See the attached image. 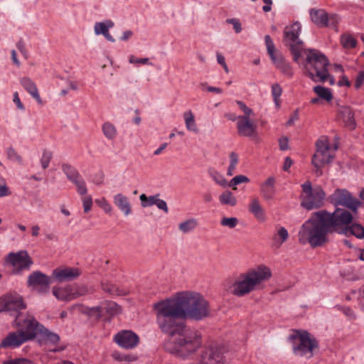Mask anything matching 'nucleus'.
Listing matches in <instances>:
<instances>
[{
  "instance_id": "obj_63",
  "label": "nucleus",
  "mask_w": 364,
  "mask_h": 364,
  "mask_svg": "<svg viewBox=\"0 0 364 364\" xmlns=\"http://www.w3.org/2000/svg\"><path fill=\"white\" fill-rule=\"evenodd\" d=\"M16 46H17V48L19 50V51H20V52H21V53H22V54H23L26 58H27V57H26V54H27V53H26V50L25 45H24L23 42V41H20L17 43Z\"/></svg>"
},
{
  "instance_id": "obj_14",
  "label": "nucleus",
  "mask_w": 364,
  "mask_h": 364,
  "mask_svg": "<svg viewBox=\"0 0 364 364\" xmlns=\"http://www.w3.org/2000/svg\"><path fill=\"white\" fill-rule=\"evenodd\" d=\"M28 283L38 291L46 292L52 283V278L40 272H34L29 276Z\"/></svg>"
},
{
  "instance_id": "obj_10",
  "label": "nucleus",
  "mask_w": 364,
  "mask_h": 364,
  "mask_svg": "<svg viewBox=\"0 0 364 364\" xmlns=\"http://www.w3.org/2000/svg\"><path fill=\"white\" fill-rule=\"evenodd\" d=\"M295 345L293 348L295 354L311 358L313 350L317 346L316 341L306 332H297L294 336Z\"/></svg>"
},
{
  "instance_id": "obj_18",
  "label": "nucleus",
  "mask_w": 364,
  "mask_h": 364,
  "mask_svg": "<svg viewBox=\"0 0 364 364\" xmlns=\"http://www.w3.org/2000/svg\"><path fill=\"white\" fill-rule=\"evenodd\" d=\"M32 325V328L35 333V336L40 335L46 338L49 342L54 344L59 341L60 337L58 335L49 331L43 325L39 323L33 316Z\"/></svg>"
},
{
  "instance_id": "obj_50",
  "label": "nucleus",
  "mask_w": 364,
  "mask_h": 364,
  "mask_svg": "<svg viewBox=\"0 0 364 364\" xmlns=\"http://www.w3.org/2000/svg\"><path fill=\"white\" fill-rule=\"evenodd\" d=\"M3 364H34L31 360L26 358H15L4 362Z\"/></svg>"
},
{
  "instance_id": "obj_47",
  "label": "nucleus",
  "mask_w": 364,
  "mask_h": 364,
  "mask_svg": "<svg viewBox=\"0 0 364 364\" xmlns=\"http://www.w3.org/2000/svg\"><path fill=\"white\" fill-rule=\"evenodd\" d=\"M10 194L11 191H9V187L6 186L5 179L2 177H0V198L9 196Z\"/></svg>"
},
{
  "instance_id": "obj_43",
  "label": "nucleus",
  "mask_w": 364,
  "mask_h": 364,
  "mask_svg": "<svg viewBox=\"0 0 364 364\" xmlns=\"http://www.w3.org/2000/svg\"><path fill=\"white\" fill-rule=\"evenodd\" d=\"M264 41L267 50V53L269 55L270 58L279 53V52H277L276 50L274 44L269 36H265Z\"/></svg>"
},
{
  "instance_id": "obj_48",
  "label": "nucleus",
  "mask_w": 364,
  "mask_h": 364,
  "mask_svg": "<svg viewBox=\"0 0 364 364\" xmlns=\"http://www.w3.org/2000/svg\"><path fill=\"white\" fill-rule=\"evenodd\" d=\"M129 62L132 64H142V65H152V63L149 62V58H138L135 57L134 55H130L129 58Z\"/></svg>"
},
{
  "instance_id": "obj_13",
  "label": "nucleus",
  "mask_w": 364,
  "mask_h": 364,
  "mask_svg": "<svg viewBox=\"0 0 364 364\" xmlns=\"http://www.w3.org/2000/svg\"><path fill=\"white\" fill-rule=\"evenodd\" d=\"M138 336L131 331H122L114 337V341L120 347L126 349L135 348L139 343Z\"/></svg>"
},
{
  "instance_id": "obj_58",
  "label": "nucleus",
  "mask_w": 364,
  "mask_h": 364,
  "mask_svg": "<svg viewBox=\"0 0 364 364\" xmlns=\"http://www.w3.org/2000/svg\"><path fill=\"white\" fill-rule=\"evenodd\" d=\"M238 163V155L235 152H231L230 154V166H237Z\"/></svg>"
},
{
  "instance_id": "obj_36",
  "label": "nucleus",
  "mask_w": 364,
  "mask_h": 364,
  "mask_svg": "<svg viewBox=\"0 0 364 364\" xmlns=\"http://www.w3.org/2000/svg\"><path fill=\"white\" fill-rule=\"evenodd\" d=\"M159 197V194L147 196L146 194L142 193L139 196L141 207L146 208L155 205Z\"/></svg>"
},
{
  "instance_id": "obj_56",
  "label": "nucleus",
  "mask_w": 364,
  "mask_h": 364,
  "mask_svg": "<svg viewBox=\"0 0 364 364\" xmlns=\"http://www.w3.org/2000/svg\"><path fill=\"white\" fill-rule=\"evenodd\" d=\"M155 205H156V207L159 210H163L164 213H168V208L166 202L162 199H160L159 197L158 198Z\"/></svg>"
},
{
  "instance_id": "obj_55",
  "label": "nucleus",
  "mask_w": 364,
  "mask_h": 364,
  "mask_svg": "<svg viewBox=\"0 0 364 364\" xmlns=\"http://www.w3.org/2000/svg\"><path fill=\"white\" fill-rule=\"evenodd\" d=\"M112 357L118 361L130 360L129 355H124L119 351H114L112 354Z\"/></svg>"
},
{
  "instance_id": "obj_26",
  "label": "nucleus",
  "mask_w": 364,
  "mask_h": 364,
  "mask_svg": "<svg viewBox=\"0 0 364 364\" xmlns=\"http://www.w3.org/2000/svg\"><path fill=\"white\" fill-rule=\"evenodd\" d=\"M248 210L257 220H263L264 219V210L257 198L251 200L248 205Z\"/></svg>"
},
{
  "instance_id": "obj_42",
  "label": "nucleus",
  "mask_w": 364,
  "mask_h": 364,
  "mask_svg": "<svg viewBox=\"0 0 364 364\" xmlns=\"http://www.w3.org/2000/svg\"><path fill=\"white\" fill-rule=\"evenodd\" d=\"M52 158H53L52 151L47 150V149H44L43 151V154H42L41 158L40 159V162H41V165L43 169H46L48 167Z\"/></svg>"
},
{
  "instance_id": "obj_52",
  "label": "nucleus",
  "mask_w": 364,
  "mask_h": 364,
  "mask_svg": "<svg viewBox=\"0 0 364 364\" xmlns=\"http://www.w3.org/2000/svg\"><path fill=\"white\" fill-rule=\"evenodd\" d=\"M96 203L98 204L106 213H110L112 210L111 205L105 200L102 198L101 200H96Z\"/></svg>"
},
{
  "instance_id": "obj_23",
  "label": "nucleus",
  "mask_w": 364,
  "mask_h": 364,
  "mask_svg": "<svg viewBox=\"0 0 364 364\" xmlns=\"http://www.w3.org/2000/svg\"><path fill=\"white\" fill-rule=\"evenodd\" d=\"M73 309H77V311L82 312V314H87L90 316H95L97 318H100L103 316L102 304L95 307H87L83 306L82 304H75L73 306Z\"/></svg>"
},
{
  "instance_id": "obj_34",
  "label": "nucleus",
  "mask_w": 364,
  "mask_h": 364,
  "mask_svg": "<svg viewBox=\"0 0 364 364\" xmlns=\"http://www.w3.org/2000/svg\"><path fill=\"white\" fill-rule=\"evenodd\" d=\"M72 291H73V299L85 296L87 294H89L93 291L92 288H89L87 286L82 284V285H77L73 287L72 286Z\"/></svg>"
},
{
  "instance_id": "obj_29",
  "label": "nucleus",
  "mask_w": 364,
  "mask_h": 364,
  "mask_svg": "<svg viewBox=\"0 0 364 364\" xmlns=\"http://www.w3.org/2000/svg\"><path fill=\"white\" fill-rule=\"evenodd\" d=\"M220 204L228 206H235L237 203L236 197L230 191H223L218 197Z\"/></svg>"
},
{
  "instance_id": "obj_20",
  "label": "nucleus",
  "mask_w": 364,
  "mask_h": 364,
  "mask_svg": "<svg viewBox=\"0 0 364 364\" xmlns=\"http://www.w3.org/2000/svg\"><path fill=\"white\" fill-rule=\"evenodd\" d=\"M276 68L279 69L284 75L291 77L293 75L292 68L290 64L279 53L271 58Z\"/></svg>"
},
{
  "instance_id": "obj_30",
  "label": "nucleus",
  "mask_w": 364,
  "mask_h": 364,
  "mask_svg": "<svg viewBox=\"0 0 364 364\" xmlns=\"http://www.w3.org/2000/svg\"><path fill=\"white\" fill-rule=\"evenodd\" d=\"M114 26V22L111 20H107L104 22H97L94 26L95 33L96 35H104Z\"/></svg>"
},
{
  "instance_id": "obj_57",
  "label": "nucleus",
  "mask_w": 364,
  "mask_h": 364,
  "mask_svg": "<svg viewBox=\"0 0 364 364\" xmlns=\"http://www.w3.org/2000/svg\"><path fill=\"white\" fill-rule=\"evenodd\" d=\"M364 82V71H361L358 73L356 77L355 82V87L356 89H359Z\"/></svg>"
},
{
  "instance_id": "obj_3",
  "label": "nucleus",
  "mask_w": 364,
  "mask_h": 364,
  "mask_svg": "<svg viewBox=\"0 0 364 364\" xmlns=\"http://www.w3.org/2000/svg\"><path fill=\"white\" fill-rule=\"evenodd\" d=\"M301 26L295 22L284 29V38L290 48L294 62L299 63L301 59L304 73L315 82H325L329 79L331 85L334 83L330 77L327 58L320 51L315 49H305L303 42L299 38Z\"/></svg>"
},
{
  "instance_id": "obj_40",
  "label": "nucleus",
  "mask_w": 364,
  "mask_h": 364,
  "mask_svg": "<svg viewBox=\"0 0 364 364\" xmlns=\"http://www.w3.org/2000/svg\"><path fill=\"white\" fill-rule=\"evenodd\" d=\"M272 96L273 97V100L275 103V105L277 107H280V96L282 93V87L277 84H273L272 85V90H271Z\"/></svg>"
},
{
  "instance_id": "obj_11",
  "label": "nucleus",
  "mask_w": 364,
  "mask_h": 364,
  "mask_svg": "<svg viewBox=\"0 0 364 364\" xmlns=\"http://www.w3.org/2000/svg\"><path fill=\"white\" fill-rule=\"evenodd\" d=\"M330 198L334 205L344 206L354 213L360 205V203L346 189H336Z\"/></svg>"
},
{
  "instance_id": "obj_54",
  "label": "nucleus",
  "mask_w": 364,
  "mask_h": 364,
  "mask_svg": "<svg viewBox=\"0 0 364 364\" xmlns=\"http://www.w3.org/2000/svg\"><path fill=\"white\" fill-rule=\"evenodd\" d=\"M13 102H14V103L16 105V107L19 110H21V111H24L25 110V106L21 102L18 92H14V94H13Z\"/></svg>"
},
{
  "instance_id": "obj_16",
  "label": "nucleus",
  "mask_w": 364,
  "mask_h": 364,
  "mask_svg": "<svg viewBox=\"0 0 364 364\" xmlns=\"http://www.w3.org/2000/svg\"><path fill=\"white\" fill-rule=\"evenodd\" d=\"M81 274L77 268L74 267H58L55 269L52 273V277L59 282L74 280Z\"/></svg>"
},
{
  "instance_id": "obj_6",
  "label": "nucleus",
  "mask_w": 364,
  "mask_h": 364,
  "mask_svg": "<svg viewBox=\"0 0 364 364\" xmlns=\"http://www.w3.org/2000/svg\"><path fill=\"white\" fill-rule=\"evenodd\" d=\"M226 348L223 346H211L209 348H202V343L200 348L192 355L183 358H194L195 361L190 364H225Z\"/></svg>"
},
{
  "instance_id": "obj_24",
  "label": "nucleus",
  "mask_w": 364,
  "mask_h": 364,
  "mask_svg": "<svg viewBox=\"0 0 364 364\" xmlns=\"http://www.w3.org/2000/svg\"><path fill=\"white\" fill-rule=\"evenodd\" d=\"M311 21L320 27H326L327 13L323 9H311L310 10Z\"/></svg>"
},
{
  "instance_id": "obj_33",
  "label": "nucleus",
  "mask_w": 364,
  "mask_h": 364,
  "mask_svg": "<svg viewBox=\"0 0 364 364\" xmlns=\"http://www.w3.org/2000/svg\"><path fill=\"white\" fill-rule=\"evenodd\" d=\"M289 238V232L284 227H279L277 233L274 235L273 240L278 246H281Z\"/></svg>"
},
{
  "instance_id": "obj_51",
  "label": "nucleus",
  "mask_w": 364,
  "mask_h": 364,
  "mask_svg": "<svg viewBox=\"0 0 364 364\" xmlns=\"http://www.w3.org/2000/svg\"><path fill=\"white\" fill-rule=\"evenodd\" d=\"M339 18L336 14H327V21L326 26L336 27L338 23Z\"/></svg>"
},
{
  "instance_id": "obj_44",
  "label": "nucleus",
  "mask_w": 364,
  "mask_h": 364,
  "mask_svg": "<svg viewBox=\"0 0 364 364\" xmlns=\"http://www.w3.org/2000/svg\"><path fill=\"white\" fill-rule=\"evenodd\" d=\"M6 155L9 160L21 164L23 162L22 157L17 153L13 147H9L6 150Z\"/></svg>"
},
{
  "instance_id": "obj_62",
  "label": "nucleus",
  "mask_w": 364,
  "mask_h": 364,
  "mask_svg": "<svg viewBox=\"0 0 364 364\" xmlns=\"http://www.w3.org/2000/svg\"><path fill=\"white\" fill-rule=\"evenodd\" d=\"M292 164H293V161L291 159V158L290 157H286L284 163V166H283V170L284 171H288L289 168L292 165Z\"/></svg>"
},
{
  "instance_id": "obj_60",
  "label": "nucleus",
  "mask_w": 364,
  "mask_h": 364,
  "mask_svg": "<svg viewBox=\"0 0 364 364\" xmlns=\"http://www.w3.org/2000/svg\"><path fill=\"white\" fill-rule=\"evenodd\" d=\"M133 36V32L130 30L125 31L119 38L120 41H127Z\"/></svg>"
},
{
  "instance_id": "obj_19",
  "label": "nucleus",
  "mask_w": 364,
  "mask_h": 364,
  "mask_svg": "<svg viewBox=\"0 0 364 364\" xmlns=\"http://www.w3.org/2000/svg\"><path fill=\"white\" fill-rule=\"evenodd\" d=\"M4 309L6 311H18L25 308L21 296L17 294H11L5 298Z\"/></svg>"
},
{
  "instance_id": "obj_2",
  "label": "nucleus",
  "mask_w": 364,
  "mask_h": 364,
  "mask_svg": "<svg viewBox=\"0 0 364 364\" xmlns=\"http://www.w3.org/2000/svg\"><path fill=\"white\" fill-rule=\"evenodd\" d=\"M353 215L345 209L337 208L333 213L319 210L300 227L298 241L301 245L309 244L311 247H321L328 241V235L334 232L364 237V228L357 223L351 224Z\"/></svg>"
},
{
  "instance_id": "obj_46",
  "label": "nucleus",
  "mask_w": 364,
  "mask_h": 364,
  "mask_svg": "<svg viewBox=\"0 0 364 364\" xmlns=\"http://www.w3.org/2000/svg\"><path fill=\"white\" fill-rule=\"evenodd\" d=\"M220 224L223 226L228 227L230 228H234L238 224V220L236 218H223Z\"/></svg>"
},
{
  "instance_id": "obj_9",
  "label": "nucleus",
  "mask_w": 364,
  "mask_h": 364,
  "mask_svg": "<svg viewBox=\"0 0 364 364\" xmlns=\"http://www.w3.org/2000/svg\"><path fill=\"white\" fill-rule=\"evenodd\" d=\"M301 188L300 198L303 208L310 210L318 208L323 205L326 194L320 186L312 187L311 182L307 181L301 185Z\"/></svg>"
},
{
  "instance_id": "obj_12",
  "label": "nucleus",
  "mask_w": 364,
  "mask_h": 364,
  "mask_svg": "<svg viewBox=\"0 0 364 364\" xmlns=\"http://www.w3.org/2000/svg\"><path fill=\"white\" fill-rule=\"evenodd\" d=\"M62 170L68 179L76 186L77 192L81 196L86 195L87 189L85 181L77 169L69 164H64L62 165Z\"/></svg>"
},
{
  "instance_id": "obj_5",
  "label": "nucleus",
  "mask_w": 364,
  "mask_h": 364,
  "mask_svg": "<svg viewBox=\"0 0 364 364\" xmlns=\"http://www.w3.org/2000/svg\"><path fill=\"white\" fill-rule=\"evenodd\" d=\"M16 322L19 329L9 333L8 336L1 341L0 344L1 348H15L35 337V333L32 328L31 315H27L26 317L18 315L16 318Z\"/></svg>"
},
{
  "instance_id": "obj_45",
  "label": "nucleus",
  "mask_w": 364,
  "mask_h": 364,
  "mask_svg": "<svg viewBox=\"0 0 364 364\" xmlns=\"http://www.w3.org/2000/svg\"><path fill=\"white\" fill-rule=\"evenodd\" d=\"M249 181L250 179L247 176L243 175H237L235 176L232 179H231L228 186L232 188L233 190H237L236 186L242 183H247Z\"/></svg>"
},
{
  "instance_id": "obj_27",
  "label": "nucleus",
  "mask_w": 364,
  "mask_h": 364,
  "mask_svg": "<svg viewBox=\"0 0 364 364\" xmlns=\"http://www.w3.org/2000/svg\"><path fill=\"white\" fill-rule=\"evenodd\" d=\"M341 117L345 124V126L353 129L355 127V122L354 119V114L351 109L349 107H344L341 112Z\"/></svg>"
},
{
  "instance_id": "obj_28",
  "label": "nucleus",
  "mask_w": 364,
  "mask_h": 364,
  "mask_svg": "<svg viewBox=\"0 0 364 364\" xmlns=\"http://www.w3.org/2000/svg\"><path fill=\"white\" fill-rule=\"evenodd\" d=\"M104 316H113L120 312V306L114 301H107L102 303Z\"/></svg>"
},
{
  "instance_id": "obj_21",
  "label": "nucleus",
  "mask_w": 364,
  "mask_h": 364,
  "mask_svg": "<svg viewBox=\"0 0 364 364\" xmlns=\"http://www.w3.org/2000/svg\"><path fill=\"white\" fill-rule=\"evenodd\" d=\"M113 202L124 215H129L132 213V206L129 198L126 196L117 193L114 196Z\"/></svg>"
},
{
  "instance_id": "obj_38",
  "label": "nucleus",
  "mask_w": 364,
  "mask_h": 364,
  "mask_svg": "<svg viewBox=\"0 0 364 364\" xmlns=\"http://www.w3.org/2000/svg\"><path fill=\"white\" fill-rule=\"evenodd\" d=\"M314 91L318 97L328 102L331 100L333 97L331 90L328 88L317 85L314 87Z\"/></svg>"
},
{
  "instance_id": "obj_7",
  "label": "nucleus",
  "mask_w": 364,
  "mask_h": 364,
  "mask_svg": "<svg viewBox=\"0 0 364 364\" xmlns=\"http://www.w3.org/2000/svg\"><path fill=\"white\" fill-rule=\"evenodd\" d=\"M316 151L312 157L311 163L316 168V174L321 176L322 174L321 168L332 161L334 158L332 149L337 150L338 144H335L333 147H331L328 139L322 136L316 141Z\"/></svg>"
},
{
  "instance_id": "obj_39",
  "label": "nucleus",
  "mask_w": 364,
  "mask_h": 364,
  "mask_svg": "<svg viewBox=\"0 0 364 364\" xmlns=\"http://www.w3.org/2000/svg\"><path fill=\"white\" fill-rule=\"evenodd\" d=\"M102 132L105 137L108 139H114L117 136L115 127L109 122L104 123L102 125Z\"/></svg>"
},
{
  "instance_id": "obj_41",
  "label": "nucleus",
  "mask_w": 364,
  "mask_h": 364,
  "mask_svg": "<svg viewBox=\"0 0 364 364\" xmlns=\"http://www.w3.org/2000/svg\"><path fill=\"white\" fill-rule=\"evenodd\" d=\"M208 173L211 178L218 185L221 186H225L227 185L226 179L222 174H220L217 171L214 169H210L209 170Z\"/></svg>"
},
{
  "instance_id": "obj_17",
  "label": "nucleus",
  "mask_w": 364,
  "mask_h": 364,
  "mask_svg": "<svg viewBox=\"0 0 364 364\" xmlns=\"http://www.w3.org/2000/svg\"><path fill=\"white\" fill-rule=\"evenodd\" d=\"M276 178L274 176L268 177L260 184V194L265 200L274 199L276 193Z\"/></svg>"
},
{
  "instance_id": "obj_1",
  "label": "nucleus",
  "mask_w": 364,
  "mask_h": 364,
  "mask_svg": "<svg viewBox=\"0 0 364 364\" xmlns=\"http://www.w3.org/2000/svg\"><path fill=\"white\" fill-rule=\"evenodd\" d=\"M156 323L160 330L171 337L166 350L178 357L192 355L200 346L201 336L196 329L188 328L186 318L200 321L209 316L208 301L199 293L182 291L154 304Z\"/></svg>"
},
{
  "instance_id": "obj_49",
  "label": "nucleus",
  "mask_w": 364,
  "mask_h": 364,
  "mask_svg": "<svg viewBox=\"0 0 364 364\" xmlns=\"http://www.w3.org/2000/svg\"><path fill=\"white\" fill-rule=\"evenodd\" d=\"M82 200V205H83L84 211L85 213L89 212L91 210L92 206V197L90 196L84 195V196H83Z\"/></svg>"
},
{
  "instance_id": "obj_31",
  "label": "nucleus",
  "mask_w": 364,
  "mask_h": 364,
  "mask_svg": "<svg viewBox=\"0 0 364 364\" xmlns=\"http://www.w3.org/2000/svg\"><path fill=\"white\" fill-rule=\"evenodd\" d=\"M198 226V220L195 218L188 219L178 225V229L183 233H188Z\"/></svg>"
},
{
  "instance_id": "obj_25",
  "label": "nucleus",
  "mask_w": 364,
  "mask_h": 364,
  "mask_svg": "<svg viewBox=\"0 0 364 364\" xmlns=\"http://www.w3.org/2000/svg\"><path fill=\"white\" fill-rule=\"evenodd\" d=\"M53 295L61 301H71L73 299L72 286L68 285L65 287H53Z\"/></svg>"
},
{
  "instance_id": "obj_15",
  "label": "nucleus",
  "mask_w": 364,
  "mask_h": 364,
  "mask_svg": "<svg viewBox=\"0 0 364 364\" xmlns=\"http://www.w3.org/2000/svg\"><path fill=\"white\" fill-rule=\"evenodd\" d=\"M6 261L17 270L28 269L32 264V261L26 251L10 253L7 257Z\"/></svg>"
},
{
  "instance_id": "obj_37",
  "label": "nucleus",
  "mask_w": 364,
  "mask_h": 364,
  "mask_svg": "<svg viewBox=\"0 0 364 364\" xmlns=\"http://www.w3.org/2000/svg\"><path fill=\"white\" fill-rule=\"evenodd\" d=\"M341 43L343 48L350 49L356 46L357 41L352 35L344 33L341 37Z\"/></svg>"
},
{
  "instance_id": "obj_4",
  "label": "nucleus",
  "mask_w": 364,
  "mask_h": 364,
  "mask_svg": "<svg viewBox=\"0 0 364 364\" xmlns=\"http://www.w3.org/2000/svg\"><path fill=\"white\" fill-rule=\"evenodd\" d=\"M272 276L271 270L265 265H258L240 274L233 282L232 293L237 296H243L259 288L262 282Z\"/></svg>"
},
{
  "instance_id": "obj_59",
  "label": "nucleus",
  "mask_w": 364,
  "mask_h": 364,
  "mask_svg": "<svg viewBox=\"0 0 364 364\" xmlns=\"http://www.w3.org/2000/svg\"><path fill=\"white\" fill-rule=\"evenodd\" d=\"M343 313L349 318L353 319L355 318L353 311L349 307H343L342 309Z\"/></svg>"
},
{
  "instance_id": "obj_35",
  "label": "nucleus",
  "mask_w": 364,
  "mask_h": 364,
  "mask_svg": "<svg viewBox=\"0 0 364 364\" xmlns=\"http://www.w3.org/2000/svg\"><path fill=\"white\" fill-rule=\"evenodd\" d=\"M183 118L187 129L191 132H197L198 129L195 122L194 115L191 111L186 112Z\"/></svg>"
},
{
  "instance_id": "obj_22",
  "label": "nucleus",
  "mask_w": 364,
  "mask_h": 364,
  "mask_svg": "<svg viewBox=\"0 0 364 364\" xmlns=\"http://www.w3.org/2000/svg\"><path fill=\"white\" fill-rule=\"evenodd\" d=\"M21 85L39 103L41 99L35 82L29 77H23L19 80Z\"/></svg>"
},
{
  "instance_id": "obj_64",
  "label": "nucleus",
  "mask_w": 364,
  "mask_h": 364,
  "mask_svg": "<svg viewBox=\"0 0 364 364\" xmlns=\"http://www.w3.org/2000/svg\"><path fill=\"white\" fill-rule=\"evenodd\" d=\"M265 5L262 7V10L264 12H269L271 11V5L272 4V0H262Z\"/></svg>"
},
{
  "instance_id": "obj_53",
  "label": "nucleus",
  "mask_w": 364,
  "mask_h": 364,
  "mask_svg": "<svg viewBox=\"0 0 364 364\" xmlns=\"http://www.w3.org/2000/svg\"><path fill=\"white\" fill-rule=\"evenodd\" d=\"M226 22L233 26V28L237 33H239L242 31V26L238 19L229 18L226 20Z\"/></svg>"
},
{
  "instance_id": "obj_32",
  "label": "nucleus",
  "mask_w": 364,
  "mask_h": 364,
  "mask_svg": "<svg viewBox=\"0 0 364 364\" xmlns=\"http://www.w3.org/2000/svg\"><path fill=\"white\" fill-rule=\"evenodd\" d=\"M102 288L103 291L110 295H124L126 294V291L123 289H120L115 284H113L109 282H102Z\"/></svg>"
},
{
  "instance_id": "obj_8",
  "label": "nucleus",
  "mask_w": 364,
  "mask_h": 364,
  "mask_svg": "<svg viewBox=\"0 0 364 364\" xmlns=\"http://www.w3.org/2000/svg\"><path fill=\"white\" fill-rule=\"evenodd\" d=\"M237 104L243 114L237 116V129L240 136L246 137L255 136L257 134V122L254 119L253 110L243 102L237 101Z\"/></svg>"
},
{
  "instance_id": "obj_61",
  "label": "nucleus",
  "mask_w": 364,
  "mask_h": 364,
  "mask_svg": "<svg viewBox=\"0 0 364 364\" xmlns=\"http://www.w3.org/2000/svg\"><path fill=\"white\" fill-rule=\"evenodd\" d=\"M279 147L283 151L288 149V139L287 137H282L279 139Z\"/></svg>"
}]
</instances>
